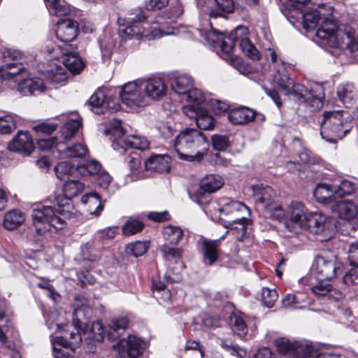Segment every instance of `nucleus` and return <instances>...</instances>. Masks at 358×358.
Returning <instances> with one entry per match:
<instances>
[{"label":"nucleus","instance_id":"obj_1","mask_svg":"<svg viewBox=\"0 0 358 358\" xmlns=\"http://www.w3.org/2000/svg\"><path fill=\"white\" fill-rule=\"evenodd\" d=\"M89 308L85 305L78 306L73 310L72 315L73 326H64L59 323H51L48 324V329L61 331V336H50L52 345L53 355L55 358H70L76 346L81 341L80 331H84L85 320Z\"/></svg>","mask_w":358,"mask_h":358},{"label":"nucleus","instance_id":"obj_2","mask_svg":"<svg viewBox=\"0 0 358 358\" xmlns=\"http://www.w3.org/2000/svg\"><path fill=\"white\" fill-rule=\"evenodd\" d=\"M146 17L141 9H136L124 17L117 20L120 27L122 39L143 36L149 40L159 38L164 36L174 35L177 30L172 27H166L164 17H159L156 22L150 25L144 22Z\"/></svg>","mask_w":358,"mask_h":358},{"label":"nucleus","instance_id":"obj_3","mask_svg":"<svg viewBox=\"0 0 358 358\" xmlns=\"http://www.w3.org/2000/svg\"><path fill=\"white\" fill-rule=\"evenodd\" d=\"M322 10V7H320V10L307 8L303 13L301 24L308 31L317 27L315 36L317 43L322 47L338 48L341 45L342 31L338 30L336 22L331 17L326 16Z\"/></svg>","mask_w":358,"mask_h":358},{"label":"nucleus","instance_id":"obj_4","mask_svg":"<svg viewBox=\"0 0 358 358\" xmlns=\"http://www.w3.org/2000/svg\"><path fill=\"white\" fill-rule=\"evenodd\" d=\"M273 83L286 96H293L299 102H307L313 110H319L323 106L324 93L323 87L315 85L308 90L303 85L295 84L289 78L284 64H281L273 76Z\"/></svg>","mask_w":358,"mask_h":358},{"label":"nucleus","instance_id":"obj_5","mask_svg":"<svg viewBox=\"0 0 358 358\" xmlns=\"http://www.w3.org/2000/svg\"><path fill=\"white\" fill-rule=\"evenodd\" d=\"M210 30L205 34L206 41L213 47H220L222 51L229 54L233 49L236 43H239L242 51L250 58L258 60L260 54L255 46L248 38V29L244 26L236 27L228 36H224V32L220 31L213 27V23L210 21Z\"/></svg>","mask_w":358,"mask_h":358},{"label":"nucleus","instance_id":"obj_6","mask_svg":"<svg viewBox=\"0 0 358 358\" xmlns=\"http://www.w3.org/2000/svg\"><path fill=\"white\" fill-rule=\"evenodd\" d=\"M210 147L206 136L195 128H185L175 138L173 148L179 158L186 161H200Z\"/></svg>","mask_w":358,"mask_h":358},{"label":"nucleus","instance_id":"obj_7","mask_svg":"<svg viewBox=\"0 0 358 358\" xmlns=\"http://www.w3.org/2000/svg\"><path fill=\"white\" fill-rule=\"evenodd\" d=\"M352 117L347 110L325 111L321 120L320 134L329 143L343 138L352 127Z\"/></svg>","mask_w":358,"mask_h":358},{"label":"nucleus","instance_id":"obj_8","mask_svg":"<svg viewBox=\"0 0 358 358\" xmlns=\"http://www.w3.org/2000/svg\"><path fill=\"white\" fill-rule=\"evenodd\" d=\"M61 57L64 66L55 64L45 71V76L52 83H62L68 77L67 70L73 74H78L85 66L83 61L78 54L69 52L68 48H63Z\"/></svg>","mask_w":358,"mask_h":358},{"label":"nucleus","instance_id":"obj_9","mask_svg":"<svg viewBox=\"0 0 358 358\" xmlns=\"http://www.w3.org/2000/svg\"><path fill=\"white\" fill-rule=\"evenodd\" d=\"M31 215L34 227L38 235L48 231L50 227L60 229L65 224L64 218L50 206L37 205L33 208Z\"/></svg>","mask_w":358,"mask_h":358},{"label":"nucleus","instance_id":"obj_10","mask_svg":"<svg viewBox=\"0 0 358 358\" xmlns=\"http://www.w3.org/2000/svg\"><path fill=\"white\" fill-rule=\"evenodd\" d=\"M275 345L282 358H316L317 345L309 341L291 342L287 338H280L275 341Z\"/></svg>","mask_w":358,"mask_h":358},{"label":"nucleus","instance_id":"obj_11","mask_svg":"<svg viewBox=\"0 0 358 358\" xmlns=\"http://www.w3.org/2000/svg\"><path fill=\"white\" fill-rule=\"evenodd\" d=\"M254 199L257 205L267 209L273 219L280 220L285 215L282 206L273 202L274 192L269 186L262 184L255 185L252 187Z\"/></svg>","mask_w":358,"mask_h":358},{"label":"nucleus","instance_id":"obj_12","mask_svg":"<svg viewBox=\"0 0 358 358\" xmlns=\"http://www.w3.org/2000/svg\"><path fill=\"white\" fill-rule=\"evenodd\" d=\"M342 271V264L334 255H317L312 265V272L317 280H331Z\"/></svg>","mask_w":358,"mask_h":358},{"label":"nucleus","instance_id":"obj_13","mask_svg":"<svg viewBox=\"0 0 358 358\" xmlns=\"http://www.w3.org/2000/svg\"><path fill=\"white\" fill-rule=\"evenodd\" d=\"M146 348V343L134 335L120 339L112 347L116 358H139Z\"/></svg>","mask_w":358,"mask_h":358},{"label":"nucleus","instance_id":"obj_14","mask_svg":"<svg viewBox=\"0 0 358 358\" xmlns=\"http://www.w3.org/2000/svg\"><path fill=\"white\" fill-rule=\"evenodd\" d=\"M120 96L122 103L131 109L148 106L140 79L124 84L120 92Z\"/></svg>","mask_w":358,"mask_h":358},{"label":"nucleus","instance_id":"obj_15","mask_svg":"<svg viewBox=\"0 0 358 358\" xmlns=\"http://www.w3.org/2000/svg\"><path fill=\"white\" fill-rule=\"evenodd\" d=\"M223 184L224 180L220 176L207 175L201 180L199 189L194 194H189L190 197L199 206H203L210 201L209 194L219 189Z\"/></svg>","mask_w":358,"mask_h":358},{"label":"nucleus","instance_id":"obj_16","mask_svg":"<svg viewBox=\"0 0 358 358\" xmlns=\"http://www.w3.org/2000/svg\"><path fill=\"white\" fill-rule=\"evenodd\" d=\"M148 105L149 101H157L163 99L167 94V86L162 78L149 77L140 79Z\"/></svg>","mask_w":358,"mask_h":358},{"label":"nucleus","instance_id":"obj_17","mask_svg":"<svg viewBox=\"0 0 358 358\" xmlns=\"http://www.w3.org/2000/svg\"><path fill=\"white\" fill-rule=\"evenodd\" d=\"M218 205L217 210L220 213V219L221 221L222 219L227 220V218L228 217H234V219L240 217L243 215L241 214L245 212L248 215L250 214L249 208L243 203L232 200L229 198L219 199Z\"/></svg>","mask_w":358,"mask_h":358},{"label":"nucleus","instance_id":"obj_18","mask_svg":"<svg viewBox=\"0 0 358 358\" xmlns=\"http://www.w3.org/2000/svg\"><path fill=\"white\" fill-rule=\"evenodd\" d=\"M55 34L57 39L64 43L63 48H69V43L74 40L78 34V24L76 21L61 19L57 22Z\"/></svg>","mask_w":358,"mask_h":358},{"label":"nucleus","instance_id":"obj_19","mask_svg":"<svg viewBox=\"0 0 358 358\" xmlns=\"http://www.w3.org/2000/svg\"><path fill=\"white\" fill-rule=\"evenodd\" d=\"M250 223V220L245 215L231 220L222 219V224L228 229L226 234H231L238 241H243L248 238Z\"/></svg>","mask_w":358,"mask_h":358},{"label":"nucleus","instance_id":"obj_20","mask_svg":"<svg viewBox=\"0 0 358 358\" xmlns=\"http://www.w3.org/2000/svg\"><path fill=\"white\" fill-rule=\"evenodd\" d=\"M89 104L91 109L97 114L103 113L105 110L116 111L120 108L118 103L113 101H106V96L103 90L96 91L90 98Z\"/></svg>","mask_w":358,"mask_h":358},{"label":"nucleus","instance_id":"obj_21","mask_svg":"<svg viewBox=\"0 0 358 358\" xmlns=\"http://www.w3.org/2000/svg\"><path fill=\"white\" fill-rule=\"evenodd\" d=\"M8 149L10 151L29 155L34 150L33 141L27 131H19L8 144Z\"/></svg>","mask_w":358,"mask_h":358},{"label":"nucleus","instance_id":"obj_22","mask_svg":"<svg viewBox=\"0 0 358 358\" xmlns=\"http://www.w3.org/2000/svg\"><path fill=\"white\" fill-rule=\"evenodd\" d=\"M326 220V217L321 213H311L301 224V227L310 234L318 235L327 229Z\"/></svg>","mask_w":358,"mask_h":358},{"label":"nucleus","instance_id":"obj_23","mask_svg":"<svg viewBox=\"0 0 358 358\" xmlns=\"http://www.w3.org/2000/svg\"><path fill=\"white\" fill-rule=\"evenodd\" d=\"M331 210L341 219L352 220L358 215V205L350 200H341L331 206Z\"/></svg>","mask_w":358,"mask_h":358},{"label":"nucleus","instance_id":"obj_24","mask_svg":"<svg viewBox=\"0 0 358 358\" xmlns=\"http://www.w3.org/2000/svg\"><path fill=\"white\" fill-rule=\"evenodd\" d=\"M171 90L179 95H185L194 85V78L187 73L172 76L170 79Z\"/></svg>","mask_w":358,"mask_h":358},{"label":"nucleus","instance_id":"obj_25","mask_svg":"<svg viewBox=\"0 0 358 358\" xmlns=\"http://www.w3.org/2000/svg\"><path fill=\"white\" fill-rule=\"evenodd\" d=\"M179 280L178 276L171 277L169 272L164 275V281H159V283L153 282L152 289L155 297L162 301V303H168L171 298V293L166 288V284L173 283Z\"/></svg>","mask_w":358,"mask_h":358},{"label":"nucleus","instance_id":"obj_26","mask_svg":"<svg viewBox=\"0 0 358 358\" xmlns=\"http://www.w3.org/2000/svg\"><path fill=\"white\" fill-rule=\"evenodd\" d=\"M335 185L319 183L313 191L315 199L323 204H330L336 199Z\"/></svg>","mask_w":358,"mask_h":358},{"label":"nucleus","instance_id":"obj_27","mask_svg":"<svg viewBox=\"0 0 358 358\" xmlns=\"http://www.w3.org/2000/svg\"><path fill=\"white\" fill-rule=\"evenodd\" d=\"M327 280H318L317 282H313L311 276H305L299 280V283L308 286L311 292L317 296H324L332 291V285Z\"/></svg>","mask_w":358,"mask_h":358},{"label":"nucleus","instance_id":"obj_28","mask_svg":"<svg viewBox=\"0 0 358 358\" xmlns=\"http://www.w3.org/2000/svg\"><path fill=\"white\" fill-rule=\"evenodd\" d=\"M255 110L248 107H238L231 110L228 113V119L233 124H244L255 120Z\"/></svg>","mask_w":358,"mask_h":358},{"label":"nucleus","instance_id":"obj_29","mask_svg":"<svg viewBox=\"0 0 358 358\" xmlns=\"http://www.w3.org/2000/svg\"><path fill=\"white\" fill-rule=\"evenodd\" d=\"M171 158L168 155H155L149 157L144 163L146 170L163 173L170 169Z\"/></svg>","mask_w":358,"mask_h":358},{"label":"nucleus","instance_id":"obj_30","mask_svg":"<svg viewBox=\"0 0 358 358\" xmlns=\"http://www.w3.org/2000/svg\"><path fill=\"white\" fill-rule=\"evenodd\" d=\"M45 89V85L39 78H27L18 83V91L24 96L43 92Z\"/></svg>","mask_w":358,"mask_h":358},{"label":"nucleus","instance_id":"obj_31","mask_svg":"<svg viewBox=\"0 0 358 358\" xmlns=\"http://www.w3.org/2000/svg\"><path fill=\"white\" fill-rule=\"evenodd\" d=\"M128 323L125 317L112 319L106 327V338L110 341L117 339L125 331Z\"/></svg>","mask_w":358,"mask_h":358},{"label":"nucleus","instance_id":"obj_32","mask_svg":"<svg viewBox=\"0 0 358 358\" xmlns=\"http://www.w3.org/2000/svg\"><path fill=\"white\" fill-rule=\"evenodd\" d=\"M285 211V215L289 216L290 220L294 223L300 224L304 222L308 215H306V209L304 205L298 201H292L288 206L287 209Z\"/></svg>","mask_w":358,"mask_h":358},{"label":"nucleus","instance_id":"obj_33","mask_svg":"<svg viewBox=\"0 0 358 358\" xmlns=\"http://www.w3.org/2000/svg\"><path fill=\"white\" fill-rule=\"evenodd\" d=\"M215 6L209 13L210 19L222 17L227 18V15L234 10V0H214Z\"/></svg>","mask_w":358,"mask_h":358},{"label":"nucleus","instance_id":"obj_34","mask_svg":"<svg viewBox=\"0 0 358 358\" xmlns=\"http://www.w3.org/2000/svg\"><path fill=\"white\" fill-rule=\"evenodd\" d=\"M25 220L26 215L23 211L14 209L4 215L3 226L8 230H14L23 224Z\"/></svg>","mask_w":358,"mask_h":358},{"label":"nucleus","instance_id":"obj_35","mask_svg":"<svg viewBox=\"0 0 358 358\" xmlns=\"http://www.w3.org/2000/svg\"><path fill=\"white\" fill-rule=\"evenodd\" d=\"M71 198V196H66L64 192L55 198V201L57 206L56 211L64 220L70 218L72 215Z\"/></svg>","mask_w":358,"mask_h":358},{"label":"nucleus","instance_id":"obj_36","mask_svg":"<svg viewBox=\"0 0 358 358\" xmlns=\"http://www.w3.org/2000/svg\"><path fill=\"white\" fill-rule=\"evenodd\" d=\"M101 168V164L99 162L91 159L78 164L76 167V171L77 175L82 177H87L96 175L100 172Z\"/></svg>","mask_w":358,"mask_h":358},{"label":"nucleus","instance_id":"obj_37","mask_svg":"<svg viewBox=\"0 0 358 358\" xmlns=\"http://www.w3.org/2000/svg\"><path fill=\"white\" fill-rule=\"evenodd\" d=\"M81 201L83 203L88 204V212L91 215H99L103 210V206L99 196L96 192H90L85 194Z\"/></svg>","mask_w":358,"mask_h":358},{"label":"nucleus","instance_id":"obj_38","mask_svg":"<svg viewBox=\"0 0 358 358\" xmlns=\"http://www.w3.org/2000/svg\"><path fill=\"white\" fill-rule=\"evenodd\" d=\"M159 250L165 261L170 264L172 262L180 264V266L182 267L180 260L183 250L181 248L170 247L168 244H164L160 247Z\"/></svg>","mask_w":358,"mask_h":358},{"label":"nucleus","instance_id":"obj_39","mask_svg":"<svg viewBox=\"0 0 358 358\" xmlns=\"http://www.w3.org/2000/svg\"><path fill=\"white\" fill-rule=\"evenodd\" d=\"M87 149L82 143H76L62 149L58 148V152L62 157H78L81 158L85 156Z\"/></svg>","mask_w":358,"mask_h":358},{"label":"nucleus","instance_id":"obj_40","mask_svg":"<svg viewBox=\"0 0 358 358\" xmlns=\"http://www.w3.org/2000/svg\"><path fill=\"white\" fill-rule=\"evenodd\" d=\"M55 171L60 180H68L77 175L76 168L68 161L59 162L55 167Z\"/></svg>","mask_w":358,"mask_h":358},{"label":"nucleus","instance_id":"obj_41","mask_svg":"<svg viewBox=\"0 0 358 358\" xmlns=\"http://www.w3.org/2000/svg\"><path fill=\"white\" fill-rule=\"evenodd\" d=\"M50 14L58 17L66 16L70 12L69 5L64 0H45Z\"/></svg>","mask_w":358,"mask_h":358},{"label":"nucleus","instance_id":"obj_42","mask_svg":"<svg viewBox=\"0 0 358 358\" xmlns=\"http://www.w3.org/2000/svg\"><path fill=\"white\" fill-rule=\"evenodd\" d=\"M337 95L340 101L345 105L351 103L355 97V89L352 84H342L337 87Z\"/></svg>","mask_w":358,"mask_h":358},{"label":"nucleus","instance_id":"obj_43","mask_svg":"<svg viewBox=\"0 0 358 358\" xmlns=\"http://www.w3.org/2000/svg\"><path fill=\"white\" fill-rule=\"evenodd\" d=\"M3 74H5L6 80H13L17 81V77L22 73L24 67L22 63L15 62L6 63L1 66Z\"/></svg>","mask_w":358,"mask_h":358},{"label":"nucleus","instance_id":"obj_44","mask_svg":"<svg viewBox=\"0 0 358 358\" xmlns=\"http://www.w3.org/2000/svg\"><path fill=\"white\" fill-rule=\"evenodd\" d=\"M203 250V261L206 265H211L217 259V241H204Z\"/></svg>","mask_w":358,"mask_h":358},{"label":"nucleus","instance_id":"obj_45","mask_svg":"<svg viewBox=\"0 0 358 358\" xmlns=\"http://www.w3.org/2000/svg\"><path fill=\"white\" fill-rule=\"evenodd\" d=\"M183 230L177 226L168 225L164 228L163 236L170 244H177L182 238Z\"/></svg>","mask_w":358,"mask_h":358},{"label":"nucleus","instance_id":"obj_46","mask_svg":"<svg viewBox=\"0 0 358 358\" xmlns=\"http://www.w3.org/2000/svg\"><path fill=\"white\" fill-rule=\"evenodd\" d=\"M125 146L129 148H134L145 150L149 148L150 142L147 138L138 135H130L124 138Z\"/></svg>","mask_w":358,"mask_h":358},{"label":"nucleus","instance_id":"obj_47","mask_svg":"<svg viewBox=\"0 0 358 358\" xmlns=\"http://www.w3.org/2000/svg\"><path fill=\"white\" fill-rule=\"evenodd\" d=\"M230 325L233 331L238 336L242 337L248 333V325L241 315L232 314L230 316Z\"/></svg>","mask_w":358,"mask_h":358},{"label":"nucleus","instance_id":"obj_48","mask_svg":"<svg viewBox=\"0 0 358 358\" xmlns=\"http://www.w3.org/2000/svg\"><path fill=\"white\" fill-rule=\"evenodd\" d=\"M84 189V185L73 178L66 180L63 186V192L66 196L75 197Z\"/></svg>","mask_w":358,"mask_h":358},{"label":"nucleus","instance_id":"obj_49","mask_svg":"<svg viewBox=\"0 0 358 358\" xmlns=\"http://www.w3.org/2000/svg\"><path fill=\"white\" fill-rule=\"evenodd\" d=\"M17 116L8 114L0 116V134H8L12 133L16 129Z\"/></svg>","mask_w":358,"mask_h":358},{"label":"nucleus","instance_id":"obj_50","mask_svg":"<svg viewBox=\"0 0 358 358\" xmlns=\"http://www.w3.org/2000/svg\"><path fill=\"white\" fill-rule=\"evenodd\" d=\"M196 123L201 130H211L215 126V120L206 110L202 109L196 117Z\"/></svg>","mask_w":358,"mask_h":358},{"label":"nucleus","instance_id":"obj_51","mask_svg":"<svg viewBox=\"0 0 358 358\" xmlns=\"http://www.w3.org/2000/svg\"><path fill=\"white\" fill-rule=\"evenodd\" d=\"M304 13L305 10H302V4L293 3L290 6V8L286 10L285 15L290 23L294 25L296 22L301 24Z\"/></svg>","mask_w":358,"mask_h":358},{"label":"nucleus","instance_id":"obj_52","mask_svg":"<svg viewBox=\"0 0 358 358\" xmlns=\"http://www.w3.org/2000/svg\"><path fill=\"white\" fill-rule=\"evenodd\" d=\"M99 43L102 59L104 61L109 59L115 47L114 40L110 36L105 35L99 40Z\"/></svg>","mask_w":358,"mask_h":358},{"label":"nucleus","instance_id":"obj_53","mask_svg":"<svg viewBox=\"0 0 358 358\" xmlns=\"http://www.w3.org/2000/svg\"><path fill=\"white\" fill-rule=\"evenodd\" d=\"M81 127V122L78 119L68 121L62 130V136L66 141L70 140Z\"/></svg>","mask_w":358,"mask_h":358},{"label":"nucleus","instance_id":"obj_54","mask_svg":"<svg viewBox=\"0 0 358 358\" xmlns=\"http://www.w3.org/2000/svg\"><path fill=\"white\" fill-rule=\"evenodd\" d=\"M148 248L149 242L136 241L134 243L128 244L126 248V251L127 254L138 257L145 254Z\"/></svg>","mask_w":358,"mask_h":358},{"label":"nucleus","instance_id":"obj_55","mask_svg":"<svg viewBox=\"0 0 358 358\" xmlns=\"http://www.w3.org/2000/svg\"><path fill=\"white\" fill-rule=\"evenodd\" d=\"M124 133L125 131L122 127V121L117 119L112 120L106 129V135H110L115 138H121Z\"/></svg>","mask_w":358,"mask_h":358},{"label":"nucleus","instance_id":"obj_56","mask_svg":"<svg viewBox=\"0 0 358 358\" xmlns=\"http://www.w3.org/2000/svg\"><path fill=\"white\" fill-rule=\"evenodd\" d=\"M355 188L356 185L355 183L350 180H343L338 185H335L336 196L343 197L346 195H350L355 192Z\"/></svg>","mask_w":358,"mask_h":358},{"label":"nucleus","instance_id":"obj_57","mask_svg":"<svg viewBox=\"0 0 358 358\" xmlns=\"http://www.w3.org/2000/svg\"><path fill=\"white\" fill-rule=\"evenodd\" d=\"M278 298V294L275 289L263 287L262 289V301L268 308L273 306L275 302Z\"/></svg>","mask_w":358,"mask_h":358},{"label":"nucleus","instance_id":"obj_58","mask_svg":"<svg viewBox=\"0 0 358 358\" xmlns=\"http://www.w3.org/2000/svg\"><path fill=\"white\" fill-rule=\"evenodd\" d=\"M184 96L188 102L195 103L198 106L206 101V96L203 92L198 88H194V87Z\"/></svg>","mask_w":358,"mask_h":358},{"label":"nucleus","instance_id":"obj_59","mask_svg":"<svg viewBox=\"0 0 358 358\" xmlns=\"http://www.w3.org/2000/svg\"><path fill=\"white\" fill-rule=\"evenodd\" d=\"M90 334H92V338L93 340L101 342L106 338V327H104L99 321L94 322L92 324Z\"/></svg>","mask_w":358,"mask_h":358},{"label":"nucleus","instance_id":"obj_60","mask_svg":"<svg viewBox=\"0 0 358 358\" xmlns=\"http://www.w3.org/2000/svg\"><path fill=\"white\" fill-rule=\"evenodd\" d=\"M143 228V224L138 220H129L122 227L124 235L130 236L141 231Z\"/></svg>","mask_w":358,"mask_h":358},{"label":"nucleus","instance_id":"obj_61","mask_svg":"<svg viewBox=\"0 0 358 358\" xmlns=\"http://www.w3.org/2000/svg\"><path fill=\"white\" fill-rule=\"evenodd\" d=\"M37 145L39 149L43 151L50 150L55 146L58 150V148L62 149V147L64 146L62 143H57V139L55 137L38 139L37 141Z\"/></svg>","mask_w":358,"mask_h":358},{"label":"nucleus","instance_id":"obj_62","mask_svg":"<svg viewBox=\"0 0 358 358\" xmlns=\"http://www.w3.org/2000/svg\"><path fill=\"white\" fill-rule=\"evenodd\" d=\"M351 268L348 270L343 277V282L348 286L358 284V265H350Z\"/></svg>","mask_w":358,"mask_h":358},{"label":"nucleus","instance_id":"obj_63","mask_svg":"<svg viewBox=\"0 0 358 358\" xmlns=\"http://www.w3.org/2000/svg\"><path fill=\"white\" fill-rule=\"evenodd\" d=\"M1 59L4 64L13 63L22 57V52L17 50L10 48H2L1 50Z\"/></svg>","mask_w":358,"mask_h":358},{"label":"nucleus","instance_id":"obj_64","mask_svg":"<svg viewBox=\"0 0 358 358\" xmlns=\"http://www.w3.org/2000/svg\"><path fill=\"white\" fill-rule=\"evenodd\" d=\"M212 144L217 150H224L229 145L228 138L222 135H214L212 137Z\"/></svg>","mask_w":358,"mask_h":358}]
</instances>
